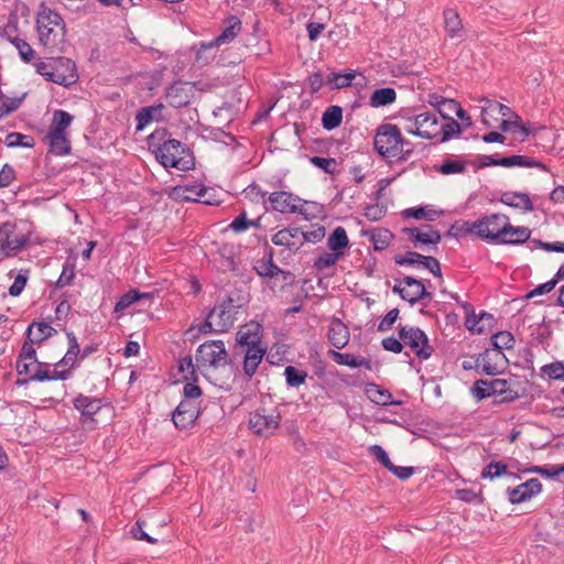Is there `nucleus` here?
<instances>
[{
  "label": "nucleus",
  "instance_id": "f257e3e1",
  "mask_svg": "<svg viewBox=\"0 0 564 564\" xmlns=\"http://www.w3.org/2000/svg\"><path fill=\"white\" fill-rule=\"evenodd\" d=\"M148 144L156 161L165 169L189 171L195 166V158L189 149L181 141L172 139L165 128L154 130L148 138Z\"/></svg>",
  "mask_w": 564,
  "mask_h": 564
},
{
  "label": "nucleus",
  "instance_id": "f03ea898",
  "mask_svg": "<svg viewBox=\"0 0 564 564\" xmlns=\"http://www.w3.org/2000/svg\"><path fill=\"white\" fill-rule=\"evenodd\" d=\"M39 44L48 53H64L67 46L66 24L62 15L41 3L36 13Z\"/></svg>",
  "mask_w": 564,
  "mask_h": 564
},
{
  "label": "nucleus",
  "instance_id": "7ed1b4c3",
  "mask_svg": "<svg viewBox=\"0 0 564 564\" xmlns=\"http://www.w3.org/2000/svg\"><path fill=\"white\" fill-rule=\"evenodd\" d=\"M375 150L383 158L397 162H406L413 155V144L403 138L400 128L392 123H382L376 130Z\"/></svg>",
  "mask_w": 564,
  "mask_h": 564
},
{
  "label": "nucleus",
  "instance_id": "20e7f679",
  "mask_svg": "<svg viewBox=\"0 0 564 564\" xmlns=\"http://www.w3.org/2000/svg\"><path fill=\"white\" fill-rule=\"evenodd\" d=\"M238 305H235L231 297L225 299L219 305L215 306L207 315L205 323L200 326L202 333L215 332L225 333L232 327Z\"/></svg>",
  "mask_w": 564,
  "mask_h": 564
},
{
  "label": "nucleus",
  "instance_id": "39448f33",
  "mask_svg": "<svg viewBox=\"0 0 564 564\" xmlns=\"http://www.w3.org/2000/svg\"><path fill=\"white\" fill-rule=\"evenodd\" d=\"M508 220V216L503 214H491L471 224L466 223V225L469 226L468 231H475L480 238L501 245L502 238H505L502 231L507 227Z\"/></svg>",
  "mask_w": 564,
  "mask_h": 564
},
{
  "label": "nucleus",
  "instance_id": "423d86ee",
  "mask_svg": "<svg viewBox=\"0 0 564 564\" xmlns=\"http://www.w3.org/2000/svg\"><path fill=\"white\" fill-rule=\"evenodd\" d=\"M199 369L217 368L228 362V354L223 340H208L198 346L195 355Z\"/></svg>",
  "mask_w": 564,
  "mask_h": 564
},
{
  "label": "nucleus",
  "instance_id": "0eeeda50",
  "mask_svg": "<svg viewBox=\"0 0 564 564\" xmlns=\"http://www.w3.org/2000/svg\"><path fill=\"white\" fill-rule=\"evenodd\" d=\"M73 406L79 412V423L86 431H93L97 427L98 421L96 414L102 409V400L99 398L79 393L73 399Z\"/></svg>",
  "mask_w": 564,
  "mask_h": 564
},
{
  "label": "nucleus",
  "instance_id": "6e6552de",
  "mask_svg": "<svg viewBox=\"0 0 564 564\" xmlns=\"http://www.w3.org/2000/svg\"><path fill=\"white\" fill-rule=\"evenodd\" d=\"M268 200L272 210L282 214H300L303 215L305 219H308V214L304 208L307 202L291 192H273L269 195Z\"/></svg>",
  "mask_w": 564,
  "mask_h": 564
},
{
  "label": "nucleus",
  "instance_id": "1a4fd4ad",
  "mask_svg": "<svg viewBox=\"0 0 564 564\" xmlns=\"http://www.w3.org/2000/svg\"><path fill=\"white\" fill-rule=\"evenodd\" d=\"M399 337L420 359H429L434 351L426 334L419 327L399 325Z\"/></svg>",
  "mask_w": 564,
  "mask_h": 564
},
{
  "label": "nucleus",
  "instance_id": "9d476101",
  "mask_svg": "<svg viewBox=\"0 0 564 564\" xmlns=\"http://www.w3.org/2000/svg\"><path fill=\"white\" fill-rule=\"evenodd\" d=\"M401 118L405 121L413 122L414 127H404V130L410 134L426 140H432L440 134L437 117L432 112H422L409 117L401 115Z\"/></svg>",
  "mask_w": 564,
  "mask_h": 564
},
{
  "label": "nucleus",
  "instance_id": "9b49d317",
  "mask_svg": "<svg viewBox=\"0 0 564 564\" xmlns=\"http://www.w3.org/2000/svg\"><path fill=\"white\" fill-rule=\"evenodd\" d=\"M281 414L276 410L267 413L264 408H259L250 413L249 427L252 432L260 436H270L279 427Z\"/></svg>",
  "mask_w": 564,
  "mask_h": 564
},
{
  "label": "nucleus",
  "instance_id": "f8f14e48",
  "mask_svg": "<svg viewBox=\"0 0 564 564\" xmlns=\"http://www.w3.org/2000/svg\"><path fill=\"white\" fill-rule=\"evenodd\" d=\"M392 292L399 294L402 300L408 301L411 305L424 299L432 300V293L426 290L425 284L413 276H404L393 286Z\"/></svg>",
  "mask_w": 564,
  "mask_h": 564
},
{
  "label": "nucleus",
  "instance_id": "ddd939ff",
  "mask_svg": "<svg viewBox=\"0 0 564 564\" xmlns=\"http://www.w3.org/2000/svg\"><path fill=\"white\" fill-rule=\"evenodd\" d=\"M15 224L11 221L0 225V249L8 257L14 256L31 243L30 235L15 237Z\"/></svg>",
  "mask_w": 564,
  "mask_h": 564
},
{
  "label": "nucleus",
  "instance_id": "4468645a",
  "mask_svg": "<svg viewBox=\"0 0 564 564\" xmlns=\"http://www.w3.org/2000/svg\"><path fill=\"white\" fill-rule=\"evenodd\" d=\"M78 78L77 66L73 59L65 56L53 57L52 83L69 87L75 84Z\"/></svg>",
  "mask_w": 564,
  "mask_h": 564
},
{
  "label": "nucleus",
  "instance_id": "2eb2a0df",
  "mask_svg": "<svg viewBox=\"0 0 564 564\" xmlns=\"http://www.w3.org/2000/svg\"><path fill=\"white\" fill-rule=\"evenodd\" d=\"M394 262L398 265L423 267L434 276L442 278V270L438 260L431 256H423L415 251H406L404 254H397Z\"/></svg>",
  "mask_w": 564,
  "mask_h": 564
},
{
  "label": "nucleus",
  "instance_id": "dca6fc26",
  "mask_svg": "<svg viewBox=\"0 0 564 564\" xmlns=\"http://www.w3.org/2000/svg\"><path fill=\"white\" fill-rule=\"evenodd\" d=\"M200 414V404L192 401H181L172 413V421L180 430L194 426Z\"/></svg>",
  "mask_w": 564,
  "mask_h": 564
},
{
  "label": "nucleus",
  "instance_id": "f3484780",
  "mask_svg": "<svg viewBox=\"0 0 564 564\" xmlns=\"http://www.w3.org/2000/svg\"><path fill=\"white\" fill-rule=\"evenodd\" d=\"M541 490V481L538 478H531L514 488H508L507 495L510 503L518 505L530 500L532 497L540 494Z\"/></svg>",
  "mask_w": 564,
  "mask_h": 564
},
{
  "label": "nucleus",
  "instance_id": "a211bd4d",
  "mask_svg": "<svg viewBox=\"0 0 564 564\" xmlns=\"http://www.w3.org/2000/svg\"><path fill=\"white\" fill-rule=\"evenodd\" d=\"M193 87L186 82H174L166 89V100L173 108L186 107L192 99Z\"/></svg>",
  "mask_w": 564,
  "mask_h": 564
},
{
  "label": "nucleus",
  "instance_id": "6ab92c4d",
  "mask_svg": "<svg viewBox=\"0 0 564 564\" xmlns=\"http://www.w3.org/2000/svg\"><path fill=\"white\" fill-rule=\"evenodd\" d=\"M262 326L257 322H250L240 326L236 334V343L242 350L253 346H261Z\"/></svg>",
  "mask_w": 564,
  "mask_h": 564
},
{
  "label": "nucleus",
  "instance_id": "aec40b11",
  "mask_svg": "<svg viewBox=\"0 0 564 564\" xmlns=\"http://www.w3.org/2000/svg\"><path fill=\"white\" fill-rule=\"evenodd\" d=\"M402 231L410 237L414 247H419L421 245L436 246L441 242L442 239L441 232L433 229L430 225H423L420 228H403Z\"/></svg>",
  "mask_w": 564,
  "mask_h": 564
},
{
  "label": "nucleus",
  "instance_id": "412c9836",
  "mask_svg": "<svg viewBox=\"0 0 564 564\" xmlns=\"http://www.w3.org/2000/svg\"><path fill=\"white\" fill-rule=\"evenodd\" d=\"M208 188L202 184L177 185L173 188L172 194L175 198L185 202H202L207 205L213 203L209 199H202L207 194Z\"/></svg>",
  "mask_w": 564,
  "mask_h": 564
},
{
  "label": "nucleus",
  "instance_id": "4be33fe9",
  "mask_svg": "<svg viewBox=\"0 0 564 564\" xmlns=\"http://www.w3.org/2000/svg\"><path fill=\"white\" fill-rule=\"evenodd\" d=\"M242 29L241 20L237 15H229L224 21L221 33L210 41L209 46H220L231 43Z\"/></svg>",
  "mask_w": 564,
  "mask_h": 564
},
{
  "label": "nucleus",
  "instance_id": "5701e85b",
  "mask_svg": "<svg viewBox=\"0 0 564 564\" xmlns=\"http://www.w3.org/2000/svg\"><path fill=\"white\" fill-rule=\"evenodd\" d=\"M301 228L290 227L279 230L272 236V242L275 246L286 247L289 250L297 251L301 246Z\"/></svg>",
  "mask_w": 564,
  "mask_h": 564
},
{
  "label": "nucleus",
  "instance_id": "b1692460",
  "mask_svg": "<svg viewBox=\"0 0 564 564\" xmlns=\"http://www.w3.org/2000/svg\"><path fill=\"white\" fill-rule=\"evenodd\" d=\"M506 357L502 351L487 349L478 357L477 367H481V373L496 376L500 372L499 361H502Z\"/></svg>",
  "mask_w": 564,
  "mask_h": 564
},
{
  "label": "nucleus",
  "instance_id": "393cba45",
  "mask_svg": "<svg viewBox=\"0 0 564 564\" xmlns=\"http://www.w3.org/2000/svg\"><path fill=\"white\" fill-rule=\"evenodd\" d=\"M328 341L337 349H343L349 341L348 327L337 317H333L327 333Z\"/></svg>",
  "mask_w": 564,
  "mask_h": 564
},
{
  "label": "nucleus",
  "instance_id": "a878e982",
  "mask_svg": "<svg viewBox=\"0 0 564 564\" xmlns=\"http://www.w3.org/2000/svg\"><path fill=\"white\" fill-rule=\"evenodd\" d=\"M164 106L162 104L142 107L135 115V130L142 131L152 121H160L163 119L162 111Z\"/></svg>",
  "mask_w": 564,
  "mask_h": 564
},
{
  "label": "nucleus",
  "instance_id": "bb28decb",
  "mask_svg": "<svg viewBox=\"0 0 564 564\" xmlns=\"http://www.w3.org/2000/svg\"><path fill=\"white\" fill-rule=\"evenodd\" d=\"M245 358H243V372L247 377H252L260 362L265 355L267 348L264 346H253L248 349H245Z\"/></svg>",
  "mask_w": 564,
  "mask_h": 564
},
{
  "label": "nucleus",
  "instance_id": "cd10ccee",
  "mask_svg": "<svg viewBox=\"0 0 564 564\" xmlns=\"http://www.w3.org/2000/svg\"><path fill=\"white\" fill-rule=\"evenodd\" d=\"M45 139L48 141L50 151L55 155H66L70 152V140L66 133L50 130Z\"/></svg>",
  "mask_w": 564,
  "mask_h": 564
},
{
  "label": "nucleus",
  "instance_id": "c85d7f7f",
  "mask_svg": "<svg viewBox=\"0 0 564 564\" xmlns=\"http://www.w3.org/2000/svg\"><path fill=\"white\" fill-rule=\"evenodd\" d=\"M502 232H505V238H502L501 245H521L528 241L531 236V230L528 227H514L509 220Z\"/></svg>",
  "mask_w": 564,
  "mask_h": 564
},
{
  "label": "nucleus",
  "instance_id": "c756f323",
  "mask_svg": "<svg viewBox=\"0 0 564 564\" xmlns=\"http://www.w3.org/2000/svg\"><path fill=\"white\" fill-rule=\"evenodd\" d=\"M500 202L507 206L519 208L524 212H532L533 204L525 193L520 192H505L500 197Z\"/></svg>",
  "mask_w": 564,
  "mask_h": 564
},
{
  "label": "nucleus",
  "instance_id": "7c9ffc66",
  "mask_svg": "<svg viewBox=\"0 0 564 564\" xmlns=\"http://www.w3.org/2000/svg\"><path fill=\"white\" fill-rule=\"evenodd\" d=\"M56 333V329L47 322H33L26 329L29 340L39 344L54 336Z\"/></svg>",
  "mask_w": 564,
  "mask_h": 564
},
{
  "label": "nucleus",
  "instance_id": "2f4dec72",
  "mask_svg": "<svg viewBox=\"0 0 564 564\" xmlns=\"http://www.w3.org/2000/svg\"><path fill=\"white\" fill-rule=\"evenodd\" d=\"M66 336L68 339V348L65 356L56 364V367L67 366L68 369L72 370L76 365L77 358H80V347L73 332H68Z\"/></svg>",
  "mask_w": 564,
  "mask_h": 564
},
{
  "label": "nucleus",
  "instance_id": "473e14b6",
  "mask_svg": "<svg viewBox=\"0 0 564 564\" xmlns=\"http://www.w3.org/2000/svg\"><path fill=\"white\" fill-rule=\"evenodd\" d=\"M364 235L367 236L369 240L373 243V249L376 251L386 250L393 239V234L386 228H376L367 230L364 232Z\"/></svg>",
  "mask_w": 564,
  "mask_h": 564
},
{
  "label": "nucleus",
  "instance_id": "72a5a7b5",
  "mask_svg": "<svg viewBox=\"0 0 564 564\" xmlns=\"http://www.w3.org/2000/svg\"><path fill=\"white\" fill-rule=\"evenodd\" d=\"M328 355L338 365L348 366L350 368L365 367L370 368V361L365 357H357L352 354H343L336 350H329Z\"/></svg>",
  "mask_w": 564,
  "mask_h": 564
},
{
  "label": "nucleus",
  "instance_id": "f704fd0d",
  "mask_svg": "<svg viewBox=\"0 0 564 564\" xmlns=\"http://www.w3.org/2000/svg\"><path fill=\"white\" fill-rule=\"evenodd\" d=\"M58 367L55 366V369L51 370H44L43 365H39L37 369L34 371V373L31 376V381H46V380H67L72 371L69 369H62L58 370Z\"/></svg>",
  "mask_w": 564,
  "mask_h": 564
},
{
  "label": "nucleus",
  "instance_id": "c9c22d12",
  "mask_svg": "<svg viewBox=\"0 0 564 564\" xmlns=\"http://www.w3.org/2000/svg\"><path fill=\"white\" fill-rule=\"evenodd\" d=\"M498 165L503 167L524 166L533 167L538 166L542 170H546L545 165L541 162L535 161L532 158L524 155H511L498 159Z\"/></svg>",
  "mask_w": 564,
  "mask_h": 564
},
{
  "label": "nucleus",
  "instance_id": "e433bc0d",
  "mask_svg": "<svg viewBox=\"0 0 564 564\" xmlns=\"http://www.w3.org/2000/svg\"><path fill=\"white\" fill-rule=\"evenodd\" d=\"M397 99V93L391 87L376 89L369 99V105L373 108L391 105Z\"/></svg>",
  "mask_w": 564,
  "mask_h": 564
},
{
  "label": "nucleus",
  "instance_id": "4c0bfd02",
  "mask_svg": "<svg viewBox=\"0 0 564 564\" xmlns=\"http://www.w3.org/2000/svg\"><path fill=\"white\" fill-rule=\"evenodd\" d=\"M253 268L262 278H274L279 275V272H281V268L273 261L272 250H270L267 258L258 260Z\"/></svg>",
  "mask_w": 564,
  "mask_h": 564
},
{
  "label": "nucleus",
  "instance_id": "58836bf2",
  "mask_svg": "<svg viewBox=\"0 0 564 564\" xmlns=\"http://www.w3.org/2000/svg\"><path fill=\"white\" fill-rule=\"evenodd\" d=\"M445 30L451 37L459 36L463 29V23L458 12L455 9L446 8L443 12Z\"/></svg>",
  "mask_w": 564,
  "mask_h": 564
},
{
  "label": "nucleus",
  "instance_id": "ea45409f",
  "mask_svg": "<svg viewBox=\"0 0 564 564\" xmlns=\"http://www.w3.org/2000/svg\"><path fill=\"white\" fill-rule=\"evenodd\" d=\"M343 120V109L339 106L328 107L322 116V124L325 130H334L340 126Z\"/></svg>",
  "mask_w": 564,
  "mask_h": 564
},
{
  "label": "nucleus",
  "instance_id": "a19ab883",
  "mask_svg": "<svg viewBox=\"0 0 564 564\" xmlns=\"http://www.w3.org/2000/svg\"><path fill=\"white\" fill-rule=\"evenodd\" d=\"M349 245V239L344 227H337L329 235L327 246L332 251L343 252Z\"/></svg>",
  "mask_w": 564,
  "mask_h": 564
},
{
  "label": "nucleus",
  "instance_id": "79ce46f5",
  "mask_svg": "<svg viewBox=\"0 0 564 564\" xmlns=\"http://www.w3.org/2000/svg\"><path fill=\"white\" fill-rule=\"evenodd\" d=\"M356 77L355 72H348V73H330L326 77V85L329 87V89H341L349 87L351 85V82Z\"/></svg>",
  "mask_w": 564,
  "mask_h": 564
},
{
  "label": "nucleus",
  "instance_id": "37998d69",
  "mask_svg": "<svg viewBox=\"0 0 564 564\" xmlns=\"http://www.w3.org/2000/svg\"><path fill=\"white\" fill-rule=\"evenodd\" d=\"M443 214L442 210H435L429 206L412 207L404 210L405 217L414 219H425L427 221L436 220Z\"/></svg>",
  "mask_w": 564,
  "mask_h": 564
},
{
  "label": "nucleus",
  "instance_id": "c03bdc74",
  "mask_svg": "<svg viewBox=\"0 0 564 564\" xmlns=\"http://www.w3.org/2000/svg\"><path fill=\"white\" fill-rule=\"evenodd\" d=\"M4 143L8 148H26L32 149L35 144L33 137L20 132H11L7 134Z\"/></svg>",
  "mask_w": 564,
  "mask_h": 564
},
{
  "label": "nucleus",
  "instance_id": "a18cd8bd",
  "mask_svg": "<svg viewBox=\"0 0 564 564\" xmlns=\"http://www.w3.org/2000/svg\"><path fill=\"white\" fill-rule=\"evenodd\" d=\"M373 389L368 390L369 393H371V400L380 405H401L402 401H394L392 400V394L386 390L381 389L377 384H372Z\"/></svg>",
  "mask_w": 564,
  "mask_h": 564
},
{
  "label": "nucleus",
  "instance_id": "49530a36",
  "mask_svg": "<svg viewBox=\"0 0 564 564\" xmlns=\"http://www.w3.org/2000/svg\"><path fill=\"white\" fill-rule=\"evenodd\" d=\"M491 344L494 348L491 350L511 349L514 345V337L508 330H501L491 336Z\"/></svg>",
  "mask_w": 564,
  "mask_h": 564
},
{
  "label": "nucleus",
  "instance_id": "de8ad7c7",
  "mask_svg": "<svg viewBox=\"0 0 564 564\" xmlns=\"http://www.w3.org/2000/svg\"><path fill=\"white\" fill-rule=\"evenodd\" d=\"M74 117L65 110H55L53 113L52 126L50 130H59L62 133H66V129L73 122Z\"/></svg>",
  "mask_w": 564,
  "mask_h": 564
},
{
  "label": "nucleus",
  "instance_id": "09e8293b",
  "mask_svg": "<svg viewBox=\"0 0 564 564\" xmlns=\"http://www.w3.org/2000/svg\"><path fill=\"white\" fill-rule=\"evenodd\" d=\"M491 380L478 379L474 382L470 391L475 399L478 401L495 395L494 389L491 388Z\"/></svg>",
  "mask_w": 564,
  "mask_h": 564
},
{
  "label": "nucleus",
  "instance_id": "8fccbe9b",
  "mask_svg": "<svg viewBox=\"0 0 564 564\" xmlns=\"http://www.w3.org/2000/svg\"><path fill=\"white\" fill-rule=\"evenodd\" d=\"M446 120H448V122L438 128L440 133H442L440 139V142L442 143L447 142L453 137H457L462 133V126L455 119L447 117Z\"/></svg>",
  "mask_w": 564,
  "mask_h": 564
},
{
  "label": "nucleus",
  "instance_id": "3c124183",
  "mask_svg": "<svg viewBox=\"0 0 564 564\" xmlns=\"http://www.w3.org/2000/svg\"><path fill=\"white\" fill-rule=\"evenodd\" d=\"M11 44L18 50L19 56L23 62L30 63L34 59L35 51L26 41L18 36L11 40Z\"/></svg>",
  "mask_w": 564,
  "mask_h": 564
},
{
  "label": "nucleus",
  "instance_id": "603ef678",
  "mask_svg": "<svg viewBox=\"0 0 564 564\" xmlns=\"http://www.w3.org/2000/svg\"><path fill=\"white\" fill-rule=\"evenodd\" d=\"M501 475H513L508 473L507 465L502 462H491L481 471L482 479H494Z\"/></svg>",
  "mask_w": 564,
  "mask_h": 564
},
{
  "label": "nucleus",
  "instance_id": "864d4df0",
  "mask_svg": "<svg viewBox=\"0 0 564 564\" xmlns=\"http://www.w3.org/2000/svg\"><path fill=\"white\" fill-rule=\"evenodd\" d=\"M284 376H285V380H286V383L290 386V387H300L301 384H303L307 378V373L303 370H300L297 368H295L294 366H288L285 369H284Z\"/></svg>",
  "mask_w": 564,
  "mask_h": 564
},
{
  "label": "nucleus",
  "instance_id": "5fc2aeb1",
  "mask_svg": "<svg viewBox=\"0 0 564 564\" xmlns=\"http://www.w3.org/2000/svg\"><path fill=\"white\" fill-rule=\"evenodd\" d=\"M344 252H324L314 262V268L318 271L334 267Z\"/></svg>",
  "mask_w": 564,
  "mask_h": 564
},
{
  "label": "nucleus",
  "instance_id": "6e6d98bb",
  "mask_svg": "<svg viewBox=\"0 0 564 564\" xmlns=\"http://www.w3.org/2000/svg\"><path fill=\"white\" fill-rule=\"evenodd\" d=\"M178 371L183 375V380L197 381V376L192 356L188 355L178 360Z\"/></svg>",
  "mask_w": 564,
  "mask_h": 564
},
{
  "label": "nucleus",
  "instance_id": "4d7b16f0",
  "mask_svg": "<svg viewBox=\"0 0 564 564\" xmlns=\"http://www.w3.org/2000/svg\"><path fill=\"white\" fill-rule=\"evenodd\" d=\"M310 162L327 174H335L337 172L338 164L333 158L312 156L310 158Z\"/></svg>",
  "mask_w": 564,
  "mask_h": 564
},
{
  "label": "nucleus",
  "instance_id": "13d9d810",
  "mask_svg": "<svg viewBox=\"0 0 564 564\" xmlns=\"http://www.w3.org/2000/svg\"><path fill=\"white\" fill-rule=\"evenodd\" d=\"M23 98H10L0 91V119L15 111L22 102Z\"/></svg>",
  "mask_w": 564,
  "mask_h": 564
},
{
  "label": "nucleus",
  "instance_id": "bf43d9fd",
  "mask_svg": "<svg viewBox=\"0 0 564 564\" xmlns=\"http://www.w3.org/2000/svg\"><path fill=\"white\" fill-rule=\"evenodd\" d=\"M444 175L459 174L466 171L464 161L445 160L437 169Z\"/></svg>",
  "mask_w": 564,
  "mask_h": 564
},
{
  "label": "nucleus",
  "instance_id": "052dcab7",
  "mask_svg": "<svg viewBox=\"0 0 564 564\" xmlns=\"http://www.w3.org/2000/svg\"><path fill=\"white\" fill-rule=\"evenodd\" d=\"M543 375L547 376L550 379L554 380H563L564 379V364L562 361H554L547 365H544L541 368Z\"/></svg>",
  "mask_w": 564,
  "mask_h": 564
},
{
  "label": "nucleus",
  "instance_id": "680f3d73",
  "mask_svg": "<svg viewBox=\"0 0 564 564\" xmlns=\"http://www.w3.org/2000/svg\"><path fill=\"white\" fill-rule=\"evenodd\" d=\"M139 300H141V293L137 290H130L116 303L115 312H122Z\"/></svg>",
  "mask_w": 564,
  "mask_h": 564
},
{
  "label": "nucleus",
  "instance_id": "e2e57ef3",
  "mask_svg": "<svg viewBox=\"0 0 564 564\" xmlns=\"http://www.w3.org/2000/svg\"><path fill=\"white\" fill-rule=\"evenodd\" d=\"M186 383L183 387L184 399L182 401H192L193 403H199V397L202 395V389L196 384V381L185 380Z\"/></svg>",
  "mask_w": 564,
  "mask_h": 564
},
{
  "label": "nucleus",
  "instance_id": "0e129e2a",
  "mask_svg": "<svg viewBox=\"0 0 564 564\" xmlns=\"http://www.w3.org/2000/svg\"><path fill=\"white\" fill-rule=\"evenodd\" d=\"M513 128H519L524 135H528L530 132L517 113L512 115L508 119H503L499 126V129L503 132L510 131Z\"/></svg>",
  "mask_w": 564,
  "mask_h": 564
},
{
  "label": "nucleus",
  "instance_id": "69168bd1",
  "mask_svg": "<svg viewBox=\"0 0 564 564\" xmlns=\"http://www.w3.org/2000/svg\"><path fill=\"white\" fill-rule=\"evenodd\" d=\"M145 522L142 521V520H138L132 527H131V530H130V533L131 535L135 539V540H143V541H147L148 543L150 544H156L158 543V540L153 536H151L150 534H148L143 527H144Z\"/></svg>",
  "mask_w": 564,
  "mask_h": 564
},
{
  "label": "nucleus",
  "instance_id": "338daca9",
  "mask_svg": "<svg viewBox=\"0 0 564 564\" xmlns=\"http://www.w3.org/2000/svg\"><path fill=\"white\" fill-rule=\"evenodd\" d=\"M249 227H258V220H248L246 213L237 216L229 225V228L235 232L246 231Z\"/></svg>",
  "mask_w": 564,
  "mask_h": 564
},
{
  "label": "nucleus",
  "instance_id": "774afa93",
  "mask_svg": "<svg viewBox=\"0 0 564 564\" xmlns=\"http://www.w3.org/2000/svg\"><path fill=\"white\" fill-rule=\"evenodd\" d=\"M209 44L210 41L199 43V47L196 52V62L200 65H207L215 57V54L209 52L215 46H209Z\"/></svg>",
  "mask_w": 564,
  "mask_h": 564
}]
</instances>
